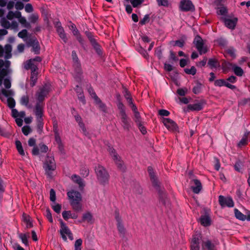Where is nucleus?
Returning <instances> with one entry per match:
<instances>
[{
  "label": "nucleus",
  "instance_id": "5",
  "mask_svg": "<svg viewBox=\"0 0 250 250\" xmlns=\"http://www.w3.org/2000/svg\"><path fill=\"white\" fill-rule=\"evenodd\" d=\"M95 170L97 178L101 184H104L108 181L109 175L103 166L98 165L95 167Z\"/></svg>",
  "mask_w": 250,
  "mask_h": 250
},
{
  "label": "nucleus",
  "instance_id": "11",
  "mask_svg": "<svg viewBox=\"0 0 250 250\" xmlns=\"http://www.w3.org/2000/svg\"><path fill=\"white\" fill-rule=\"evenodd\" d=\"M179 7L180 10L184 12L194 11L195 10V6L190 0H181Z\"/></svg>",
  "mask_w": 250,
  "mask_h": 250
},
{
  "label": "nucleus",
  "instance_id": "19",
  "mask_svg": "<svg viewBox=\"0 0 250 250\" xmlns=\"http://www.w3.org/2000/svg\"><path fill=\"white\" fill-rule=\"evenodd\" d=\"M76 121L78 123L79 126L81 128L83 133L86 136L89 137V133L87 131L84 123L82 121L81 117L78 114L74 115Z\"/></svg>",
  "mask_w": 250,
  "mask_h": 250
},
{
  "label": "nucleus",
  "instance_id": "50",
  "mask_svg": "<svg viewBox=\"0 0 250 250\" xmlns=\"http://www.w3.org/2000/svg\"><path fill=\"white\" fill-rule=\"evenodd\" d=\"M227 81L224 79H218L214 81V85L216 86L221 87L225 86L227 83Z\"/></svg>",
  "mask_w": 250,
  "mask_h": 250
},
{
  "label": "nucleus",
  "instance_id": "56",
  "mask_svg": "<svg viewBox=\"0 0 250 250\" xmlns=\"http://www.w3.org/2000/svg\"><path fill=\"white\" fill-rule=\"evenodd\" d=\"M1 94L8 98L13 95V92L11 90H6L4 88L1 89Z\"/></svg>",
  "mask_w": 250,
  "mask_h": 250
},
{
  "label": "nucleus",
  "instance_id": "10",
  "mask_svg": "<svg viewBox=\"0 0 250 250\" xmlns=\"http://www.w3.org/2000/svg\"><path fill=\"white\" fill-rule=\"evenodd\" d=\"M73 67L74 70V77L76 82L80 83L83 79V72L80 62L73 63Z\"/></svg>",
  "mask_w": 250,
  "mask_h": 250
},
{
  "label": "nucleus",
  "instance_id": "61",
  "mask_svg": "<svg viewBox=\"0 0 250 250\" xmlns=\"http://www.w3.org/2000/svg\"><path fill=\"white\" fill-rule=\"evenodd\" d=\"M170 55H169V60H172L173 62H177L178 61V58L176 56V54L175 52L172 51V50H170L169 52Z\"/></svg>",
  "mask_w": 250,
  "mask_h": 250
},
{
  "label": "nucleus",
  "instance_id": "48",
  "mask_svg": "<svg viewBox=\"0 0 250 250\" xmlns=\"http://www.w3.org/2000/svg\"><path fill=\"white\" fill-rule=\"evenodd\" d=\"M83 240L80 238L76 240L74 244V250H82Z\"/></svg>",
  "mask_w": 250,
  "mask_h": 250
},
{
  "label": "nucleus",
  "instance_id": "45",
  "mask_svg": "<svg viewBox=\"0 0 250 250\" xmlns=\"http://www.w3.org/2000/svg\"><path fill=\"white\" fill-rule=\"evenodd\" d=\"M233 71L237 76H242L244 74L243 70L239 66H234L233 67Z\"/></svg>",
  "mask_w": 250,
  "mask_h": 250
},
{
  "label": "nucleus",
  "instance_id": "13",
  "mask_svg": "<svg viewBox=\"0 0 250 250\" xmlns=\"http://www.w3.org/2000/svg\"><path fill=\"white\" fill-rule=\"evenodd\" d=\"M206 104V102L205 100L202 99L198 101L193 104H189L188 105V108L191 111H200L202 110Z\"/></svg>",
  "mask_w": 250,
  "mask_h": 250
},
{
  "label": "nucleus",
  "instance_id": "53",
  "mask_svg": "<svg viewBox=\"0 0 250 250\" xmlns=\"http://www.w3.org/2000/svg\"><path fill=\"white\" fill-rule=\"evenodd\" d=\"M228 11L227 8L225 6H222L218 8L217 13L220 15H226L228 13Z\"/></svg>",
  "mask_w": 250,
  "mask_h": 250
},
{
  "label": "nucleus",
  "instance_id": "26",
  "mask_svg": "<svg viewBox=\"0 0 250 250\" xmlns=\"http://www.w3.org/2000/svg\"><path fill=\"white\" fill-rule=\"evenodd\" d=\"M250 134V132L246 131L244 134L243 137L239 142L237 146L239 147H242L248 144V136Z\"/></svg>",
  "mask_w": 250,
  "mask_h": 250
},
{
  "label": "nucleus",
  "instance_id": "30",
  "mask_svg": "<svg viewBox=\"0 0 250 250\" xmlns=\"http://www.w3.org/2000/svg\"><path fill=\"white\" fill-rule=\"evenodd\" d=\"M244 167V163L240 159L237 160L234 165V168L235 171L242 173V169L243 167Z\"/></svg>",
  "mask_w": 250,
  "mask_h": 250
},
{
  "label": "nucleus",
  "instance_id": "6",
  "mask_svg": "<svg viewBox=\"0 0 250 250\" xmlns=\"http://www.w3.org/2000/svg\"><path fill=\"white\" fill-rule=\"evenodd\" d=\"M51 90L50 85L45 84L40 89V91L37 92L36 97L38 102H42L44 101L45 97L48 94Z\"/></svg>",
  "mask_w": 250,
  "mask_h": 250
},
{
  "label": "nucleus",
  "instance_id": "57",
  "mask_svg": "<svg viewBox=\"0 0 250 250\" xmlns=\"http://www.w3.org/2000/svg\"><path fill=\"white\" fill-rule=\"evenodd\" d=\"M44 215L46 217V218L48 219L49 222L52 223L53 222V218L52 216V214L51 213V211L49 208H47L44 213Z\"/></svg>",
  "mask_w": 250,
  "mask_h": 250
},
{
  "label": "nucleus",
  "instance_id": "54",
  "mask_svg": "<svg viewBox=\"0 0 250 250\" xmlns=\"http://www.w3.org/2000/svg\"><path fill=\"white\" fill-rule=\"evenodd\" d=\"M28 32L26 29H23L18 34V36L25 41V38L27 37Z\"/></svg>",
  "mask_w": 250,
  "mask_h": 250
},
{
  "label": "nucleus",
  "instance_id": "28",
  "mask_svg": "<svg viewBox=\"0 0 250 250\" xmlns=\"http://www.w3.org/2000/svg\"><path fill=\"white\" fill-rule=\"evenodd\" d=\"M72 180L74 182L79 185L80 188H83L84 186L83 179L80 176L76 174H74L72 176Z\"/></svg>",
  "mask_w": 250,
  "mask_h": 250
},
{
  "label": "nucleus",
  "instance_id": "63",
  "mask_svg": "<svg viewBox=\"0 0 250 250\" xmlns=\"http://www.w3.org/2000/svg\"><path fill=\"white\" fill-rule=\"evenodd\" d=\"M159 115L163 117H167L169 115L170 112L166 109H160L158 111Z\"/></svg>",
  "mask_w": 250,
  "mask_h": 250
},
{
  "label": "nucleus",
  "instance_id": "34",
  "mask_svg": "<svg viewBox=\"0 0 250 250\" xmlns=\"http://www.w3.org/2000/svg\"><path fill=\"white\" fill-rule=\"evenodd\" d=\"M22 220L26 224L27 228H31L33 227V224L30 221V217L29 216L27 215L25 213H23L22 215Z\"/></svg>",
  "mask_w": 250,
  "mask_h": 250
},
{
  "label": "nucleus",
  "instance_id": "24",
  "mask_svg": "<svg viewBox=\"0 0 250 250\" xmlns=\"http://www.w3.org/2000/svg\"><path fill=\"white\" fill-rule=\"evenodd\" d=\"M29 96L28 95H22L20 100V103L21 105H24L28 108H31V105L29 104Z\"/></svg>",
  "mask_w": 250,
  "mask_h": 250
},
{
  "label": "nucleus",
  "instance_id": "20",
  "mask_svg": "<svg viewBox=\"0 0 250 250\" xmlns=\"http://www.w3.org/2000/svg\"><path fill=\"white\" fill-rule=\"evenodd\" d=\"M191 182L194 185L191 187L193 192L195 194H198L202 188L200 181L198 179H193Z\"/></svg>",
  "mask_w": 250,
  "mask_h": 250
},
{
  "label": "nucleus",
  "instance_id": "18",
  "mask_svg": "<svg viewBox=\"0 0 250 250\" xmlns=\"http://www.w3.org/2000/svg\"><path fill=\"white\" fill-rule=\"evenodd\" d=\"M224 24L226 27L230 29H234L236 27L238 21L237 18H233L232 19H229L226 18H222Z\"/></svg>",
  "mask_w": 250,
  "mask_h": 250
},
{
  "label": "nucleus",
  "instance_id": "58",
  "mask_svg": "<svg viewBox=\"0 0 250 250\" xmlns=\"http://www.w3.org/2000/svg\"><path fill=\"white\" fill-rule=\"evenodd\" d=\"M144 2V0H132L131 3L134 8L138 7Z\"/></svg>",
  "mask_w": 250,
  "mask_h": 250
},
{
  "label": "nucleus",
  "instance_id": "4",
  "mask_svg": "<svg viewBox=\"0 0 250 250\" xmlns=\"http://www.w3.org/2000/svg\"><path fill=\"white\" fill-rule=\"evenodd\" d=\"M108 150L118 168L122 172L125 171V166L124 165V163L122 160L121 157L117 154L115 149L112 147L109 146Z\"/></svg>",
  "mask_w": 250,
  "mask_h": 250
},
{
  "label": "nucleus",
  "instance_id": "7",
  "mask_svg": "<svg viewBox=\"0 0 250 250\" xmlns=\"http://www.w3.org/2000/svg\"><path fill=\"white\" fill-rule=\"evenodd\" d=\"M163 123L168 130L174 133L179 132V127L177 124L171 119L163 118Z\"/></svg>",
  "mask_w": 250,
  "mask_h": 250
},
{
  "label": "nucleus",
  "instance_id": "44",
  "mask_svg": "<svg viewBox=\"0 0 250 250\" xmlns=\"http://www.w3.org/2000/svg\"><path fill=\"white\" fill-rule=\"evenodd\" d=\"M32 47V51L34 52L35 54H39L40 53L41 48L38 41L35 42Z\"/></svg>",
  "mask_w": 250,
  "mask_h": 250
},
{
  "label": "nucleus",
  "instance_id": "29",
  "mask_svg": "<svg viewBox=\"0 0 250 250\" xmlns=\"http://www.w3.org/2000/svg\"><path fill=\"white\" fill-rule=\"evenodd\" d=\"M160 201L164 205H166L167 201V195L166 193L161 189L158 191Z\"/></svg>",
  "mask_w": 250,
  "mask_h": 250
},
{
  "label": "nucleus",
  "instance_id": "52",
  "mask_svg": "<svg viewBox=\"0 0 250 250\" xmlns=\"http://www.w3.org/2000/svg\"><path fill=\"white\" fill-rule=\"evenodd\" d=\"M1 25L5 29H9L10 27V23L5 18L1 19L0 21Z\"/></svg>",
  "mask_w": 250,
  "mask_h": 250
},
{
  "label": "nucleus",
  "instance_id": "51",
  "mask_svg": "<svg viewBox=\"0 0 250 250\" xmlns=\"http://www.w3.org/2000/svg\"><path fill=\"white\" fill-rule=\"evenodd\" d=\"M28 46H32L38 40L35 37L32 38H29L25 40Z\"/></svg>",
  "mask_w": 250,
  "mask_h": 250
},
{
  "label": "nucleus",
  "instance_id": "55",
  "mask_svg": "<svg viewBox=\"0 0 250 250\" xmlns=\"http://www.w3.org/2000/svg\"><path fill=\"white\" fill-rule=\"evenodd\" d=\"M7 105L10 108H13L15 106L16 102L15 100L11 97L7 99Z\"/></svg>",
  "mask_w": 250,
  "mask_h": 250
},
{
  "label": "nucleus",
  "instance_id": "35",
  "mask_svg": "<svg viewBox=\"0 0 250 250\" xmlns=\"http://www.w3.org/2000/svg\"><path fill=\"white\" fill-rule=\"evenodd\" d=\"M17 149L19 154L21 156H24L25 153L23 149L22 144L19 140H17L15 142Z\"/></svg>",
  "mask_w": 250,
  "mask_h": 250
},
{
  "label": "nucleus",
  "instance_id": "43",
  "mask_svg": "<svg viewBox=\"0 0 250 250\" xmlns=\"http://www.w3.org/2000/svg\"><path fill=\"white\" fill-rule=\"evenodd\" d=\"M202 90V84L199 82L196 83V85L192 88V92L195 94H198L201 93Z\"/></svg>",
  "mask_w": 250,
  "mask_h": 250
},
{
  "label": "nucleus",
  "instance_id": "9",
  "mask_svg": "<svg viewBox=\"0 0 250 250\" xmlns=\"http://www.w3.org/2000/svg\"><path fill=\"white\" fill-rule=\"evenodd\" d=\"M218 202L222 208L226 207L232 208L233 207L234 205L233 199L230 196L226 197L223 195H219L218 197Z\"/></svg>",
  "mask_w": 250,
  "mask_h": 250
},
{
  "label": "nucleus",
  "instance_id": "42",
  "mask_svg": "<svg viewBox=\"0 0 250 250\" xmlns=\"http://www.w3.org/2000/svg\"><path fill=\"white\" fill-rule=\"evenodd\" d=\"M30 80V86L33 87L35 85L37 80V75L33 71L31 72Z\"/></svg>",
  "mask_w": 250,
  "mask_h": 250
},
{
  "label": "nucleus",
  "instance_id": "46",
  "mask_svg": "<svg viewBox=\"0 0 250 250\" xmlns=\"http://www.w3.org/2000/svg\"><path fill=\"white\" fill-rule=\"evenodd\" d=\"M150 21V16L149 14H146L145 15L144 18L141 20L139 21V24L143 26L144 25H145L146 23H148Z\"/></svg>",
  "mask_w": 250,
  "mask_h": 250
},
{
  "label": "nucleus",
  "instance_id": "2",
  "mask_svg": "<svg viewBox=\"0 0 250 250\" xmlns=\"http://www.w3.org/2000/svg\"><path fill=\"white\" fill-rule=\"evenodd\" d=\"M43 168L45 174L49 177H52V172L56 168V165L53 157L47 156L43 163Z\"/></svg>",
  "mask_w": 250,
  "mask_h": 250
},
{
  "label": "nucleus",
  "instance_id": "31",
  "mask_svg": "<svg viewBox=\"0 0 250 250\" xmlns=\"http://www.w3.org/2000/svg\"><path fill=\"white\" fill-rule=\"evenodd\" d=\"M4 50L5 53V58L6 59H10L12 57V54H11V52L12 50V45L9 44H6L4 46Z\"/></svg>",
  "mask_w": 250,
  "mask_h": 250
},
{
  "label": "nucleus",
  "instance_id": "40",
  "mask_svg": "<svg viewBox=\"0 0 250 250\" xmlns=\"http://www.w3.org/2000/svg\"><path fill=\"white\" fill-rule=\"evenodd\" d=\"M133 113L134 115V121L136 125L140 124L141 123H143V122L139 111L137 110L133 112Z\"/></svg>",
  "mask_w": 250,
  "mask_h": 250
},
{
  "label": "nucleus",
  "instance_id": "15",
  "mask_svg": "<svg viewBox=\"0 0 250 250\" xmlns=\"http://www.w3.org/2000/svg\"><path fill=\"white\" fill-rule=\"evenodd\" d=\"M147 171L153 186L158 189L159 188V183L152 167L151 166L148 167Z\"/></svg>",
  "mask_w": 250,
  "mask_h": 250
},
{
  "label": "nucleus",
  "instance_id": "36",
  "mask_svg": "<svg viewBox=\"0 0 250 250\" xmlns=\"http://www.w3.org/2000/svg\"><path fill=\"white\" fill-rule=\"evenodd\" d=\"M9 73V71L7 68H2L0 71V86L2 84L3 81H4V78L7 76Z\"/></svg>",
  "mask_w": 250,
  "mask_h": 250
},
{
  "label": "nucleus",
  "instance_id": "47",
  "mask_svg": "<svg viewBox=\"0 0 250 250\" xmlns=\"http://www.w3.org/2000/svg\"><path fill=\"white\" fill-rule=\"evenodd\" d=\"M137 51L140 53L145 58L147 59L148 54L147 51L141 46H139L136 49Z\"/></svg>",
  "mask_w": 250,
  "mask_h": 250
},
{
  "label": "nucleus",
  "instance_id": "27",
  "mask_svg": "<svg viewBox=\"0 0 250 250\" xmlns=\"http://www.w3.org/2000/svg\"><path fill=\"white\" fill-rule=\"evenodd\" d=\"M62 216L63 218L67 221L69 218L76 219L78 217V215L76 213H71L70 211H63L62 212Z\"/></svg>",
  "mask_w": 250,
  "mask_h": 250
},
{
  "label": "nucleus",
  "instance_id": "25",
  "mask_svg": "<svg viewBox=\"0 0 250 250\" xmlns=\"http://www.w3.org/2000/svg\"><path fill=\"white\" fill-rule=\"evenodd\" d=\"M202 249V250H216L214 245L210 240L203 241Z\"/></svg>",
  "mask_w": 250,
  "mask_h": 250
},
{
  "label": "nucleus",
  "instance_id": "23",
  "mask_svg": "<svg viewBox=\"0 0 250 250\" xmlns=\"http://www.w3.org/2000/svg\"><path fill=\"white\" fill-rule=\"evenodd\" d=\"M208 66L211 69H217L220 67V64L219 62L215 58H210L208 60Z\"/></svg>",
  "mask_w": 250,
  "mask_h": 250
},
{
  "label": "nucleus",
  "instance_id": "8",
  "mask_svg": "<svg viewBox=\"0 0 250 250\" xmlns=\"http://www.w3.org/2000/svg\"><path fill=\"white\" fill-rule=\"evenodd\" d=\"M193 43L200 55L205 54L207 52V49L204 46L203 41L200 36L197 35L195 37Z\"/></svg>",
  "mask_w": 250,
  "mask_h": 250
},
{
  "label": "nucleus",
  "instance_id": "37",
  "mask_svg": "<svg viewBox=\"0 0 250 250\" xmlns=\"http://www.w3.org/2000/svg\"><path fill=\"white\" fill-rule=\"evenodd\" d=\"M234 214L236 218L240 220L244 221L246 220V215L243 214L238 209H234Z\"/></svg>",
  "mask_w": 250,
  "mask_h": 250
},
{
  "label": "nucleus",
  "instance_id": "16",
  "mask_svg": "<svg viewBox=\"0 0 250 250\" xmlns=\"http://www.w3.org/2000/svg\"><path fill=\"white\" fill-rule=\"evenodd\" d=\"M60 222L61 224V228L60 229V234L63 240L67 241V238L66 235H67L71 230L67 226L66 224L63 222L62 219L60 220Z\"/></svg>",
  "mask_w": 250,
  "mask_h": 250
},
{
  "label": "nucleus",
  "instance_id": "21",
  "mask_svg": "<svg viewBox=\"0 0 250 250\" xmlns=\"http://www.w3.org/2000/svg\"><path fill=\"white\" fill-rule=\"evenodd\" d=\"M117 106L119 110V114L120 116H122L123 115L127 114L125 111V107L124 104L122 103L121 100V97L120 95L117 96Z\"/></svg>",
  "mask_w": 250,
  "mask_h": 250
},
{
  "label": "nucleus",
  "instance_id": "12",
  "mask_svg": "<svg viewBox=\"0 0 250 250\" xmlns=\"http://www.w3.org/2000/svg\"><path fill=\"white\" fill-rule=\"evenodd\" d=\"M121 125L123 129L129 131L131 128L132 122L127 114L120 116Z\"/></svg>",
  "mask_w": 250,
  "mask_h": 250
},
{
  "label": "nucleus",
  "instance_id": "33",
  "mask_svg": "<svg viewBox=\"0 0 250 250\" xmlns=\"http://www.w3.org/2000/svg\"><path fill=\"white\" fill-rule=\"evenodd\" d=\"M93 219V216L90 212H87L83 215L82 221L80 222L86 221L90 223Z\"/></svg>",
  "mask_w": 250,
  "mask_h": 250
},
{
  "label": "nucleus",
  "instance_id": "60",
  "mask_svg": "<svg viewBox=\"0 0 250 250\" xmlns=\"http://www.w3.org/2000/svg\"><path fill=\"white\" fill-rule=\"evenodd\" d=\"M71 56H72V59L73 60V63L80 62L76 51H75V50L72 51Z\"/></svg>",
  "mask_w": 250,
  "mask_h": 250
},
{
  "label": "nucleus",
  "instance_id": "59",
  "mask_svg": "<svg viewBox=\"0 0 250 250\" xmlns=\"http://www.w3.org/2000/svg\"><path fill=\"white\" fill-rule=\"evenodd\" d=\"M155 55L159 60H161L163 58L162 51L161 47H158L155 49Z\"/></svg>",
  "mask_w": 250,
  "mask_h": 250
},
{
  "label": "nucleus",
  "instance_id": "22",
  "mask_svg": "<svg viewBox=\"0 0 250 250\" xmlns=\"http://www.w3.org/2000/svg\"><path fill=\"white\" fill-rule=\"evenodd\" d=\"M199 221L204 227H208L211 225V219L208 215L205 214L201 216Z\"/></svg>",
  "mask_w": 250,
  "mask_h": 250
},
{
  "label": "nucleus",
  "instance_id": "3",
  "mask_svg": "<svg viewBox=\"0 0 250 250\" xmlns=\"http://www.w3.org/2000/svg\"><path fill=\"white\" fill-rule=\"evenodd\" d=\"M85 34L87 37L93 48L96 54L100 57H102L103 54V49L102 46L97 42L94 38L93 33L89 31H85Z\"/></svg>",
  "mask_w": 250,
  "mask_h": 250
},
{
  "label": "nucleus",
  "instance_id": "14",
  "mask_svg": "<svg viewBox=\"0 0 250 250\" xmlns=\"http://www.w3.org/2000/svg\"><path fill=\"white\" fill-rule=\"evenodd\" d=\"M43 107L42 102H37L34 110L36 119H43Z\"/></svg>",
  "mask_w": 250,
  "mask_h": 250
},
{
  "label": "nucleus",
  "instance_id": "38",
  "mask_svg": "<svg viewBox=\"0 0 250 250\" xmlns=\"http://www.w3.org/2000/svg\"><path fill=\"white\" fill-rule=\"evenodd\" d=\"M19 237L21 239L22 243L25 246L28 245V237H29V234L27 235L26 234L21 233L19 234Z\"/></svg>",
  "mask_w": 250,
  "mask_h": 250
},
{
  "label": "nucleus",
  "instance_id": "64",
  "mask_svg": "<svg viewBox=\"0 0 250 250\" xmlns=\"http://www.w3.org/2000/svg\"><path fill=\"white\" fill-rule=\"evenodd\" d=\"M143 124L144 122L141 123L140 124H139L137 125L141 133L144 135L146 133V128L144 126Z\"/></svg>",
  "mask_w": 250,
  "mask_h": 250
},
{
  "label": "nucleus",
  "instance_id": "41",
  "mask_svg": "<svg viewBox=\"0 0 250 250\" xmlns=\"http://www.w3.org/2000/svg\"><path fill=\"white\" fill-rule=\"evenodd\" d=\"M25 68L27 70L31 69L32 70V71H33L34 72L35 71L37 67L34 65V64L32 63V60L30 59L28 60L26 65H25Z\"/></svg>",
  "mask_w": 250,
  "mask_h": 250
},
{
  "label": "nucleus",
  "instance_id": "17",
  "mask_svg": "<svg viewBox=\"0 0 250 250\" xmlns=\"http://www.w3.org/2000/svg\"><path fill=\"white\" fill-rule=\"evenodd\" d=\"M115 218L117 222V229L120 233L124 234L125 233V229L122 224V220L119 211L116 210L115 211Z\"/></svg>",
  "mask_w": 250,
  "mask_h": 250
},
{
  "label": "nucleus",
  "instance_id": "49",
  "mask_svg": "<svg viewBox=\"0 0 250 250\" xmlns=\"http://www.w3.org/2000/svg\"><path fill=\"white\" fill-rule=\"evenodd\" d=\"M184 71L187 74L194 75L196 74L197 70L196 68L194 66H192L190 69H184Z\"/></svg>",
  "mask_w": 250,
  "mask_h": 250
},
{
  "label": "nucleus",
  "instance_id": "39",
  "mask_svg": "<svg viewBox=\"0 0 250 250\" xmlns=\"http://www.w3.org/2000/svg\"><path fill=\"white\" fill-rule=\"evenodd\" d=\"M201 238V235L200 234H195L192 236L191 240V244L193 245H199V240Z\"/></svg>",
  "mask_w": 250,
  "mask_h": 250
},
{
  "label": "nucleus",
  "instance_id": "32",
  "mask_svg": "<svg viewBox=\"0 0 250 250\" xmlns=\"http://www.w3.org/2000/svg\"><path fill=\"white\" fill-rule=\"evenodd\" d=\"M37 122V132L41 134L43 130V127L44 125L43 119H36Z\"/></svg>",
  "mask_w": 250,
  "mask_h": 250
},
{
  "label": "nucleus",
  "instance_id": "1",
  "mask_svg": "<svg viewBox=\"0 0 250 250\" xmlns=\"http://www.w3.org/2000/svg\"><path fill=\"white\" fill-rule=\"evenodd\" d=\"M67 195L73 209L77 211L81 210L82 206L80 202L82 200V196L81 193L77 191L72 190L68 191Z\"/></svg>",
  "mask_w": 250,
  "mask_h": 250
},
{
  "label": "nucleus",
  "instance_id": "62",
  "mask_svg": "<svg viewBox=\"0 0 250 250\" xmlns=\"http://www.w3.org/2000/svg\"><path fill=\"white\" fill-rule=\"evenodd\" d=\"M31 131V129L29 126H24L22 128V132L23 134L27 136L30 132Z\"/></svg>",
  "mask_w": 250,
  "mask_h": 250
}]
</instances>
